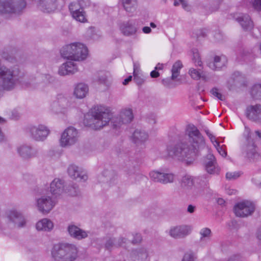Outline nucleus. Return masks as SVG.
Wrapping results in <instances>:
<instances>
[{
  "label": "nucleus",
  "instance_id": "f257e3e1",
  "mask_svg": "<svg viewBox=\"0 0 261 261\" xmlns=\"http://www.w3.org/2000/svg\"><path fill=\"white\" fill-rule=\"evenodd\" d=\"M186 135L188 137L186 142L175 145H168L166 151L161 153V156H176L186 161L187 163L192 162L198 154L200 148L205 145V140L198 129L193 124H189L187 126Z\"/></svg>",
  "mask_w": 261,
  "mask_h": 261
},
{
  "label": "nucleus",
  "instance_id": "f03ea898",
  "mask_svg": "<svg viewBox=\"0 0 261 261\" xmlns=\"http://www.w3.org/2000/svg\"><path fill=\"white\" fill-rule=\"evenodd\" d=\"M92 123L88 124L94 129H98L108 124L110 121L114 129H118L123 124L130 123L134 118L132 110L129 108L122 109L119 116H113L110 110L105 107H95L92 111Z\"/></svg>",
  "mask_w": 261,
  "mask_h": 261
},
{
  "label": "nucleus",
  "instance_id": "7ed1b4c3",
  "mask_svg": "<svg viewBox=\"0 0 261 261\" xmlns=\"http://www.w3.org/2000/svg\"><path fill=\"white\" fill-rule=\"evenodd\" d=\"M19 74L17 67L0 66V97L3 91H10L15 89L20 82Z\"/></svg>",
  "mask_w": 261,
  "mask_h": 261
},
{
  "label": "nucleus",
  "instance_id": "20e7f679",
  "mask_svg": "<svg viewBox=\"0 0 261 261\" xmlns=\"http://www.w3.org/2000/svg\"><path fill=\"white\" fill-rule=\"evenodd\" d=\"M51 256L56 261H74L77 257V249L72 244L58 243L54 245Z\"/></svg>",
  "mask_w": 261,
  "mask_h": 261
},
{
  "label": "nucleus",
  "instance_id": "39448f33",
  "mask_svg": "<svg viewBox=\"0 0 261 261\" xmlns=\"http://www.w3.org/2000/svg\"><path fill=\"white\" fill-rule=\"evenodd\" d=\"M26 7L25 0H0V14L9 16L20 15Z\"/></svg>",
  "mask_w": 261,
  "mask_h": 261
},
{
  "label": "nucleus",
  "instance_id": "423d86ee",
  "mask_svg": "<svg viewBox=\"0 0 261 261\" xmlns=\"http://www.w3.org/2000/svg\"><path fill=\"white\" fill-rule=\"evenodd\" d=\"M254 210V205L249 201L238 202L234 206V212L236 215L239 217H247L251 215Z\"/></svg>",
  "mask_w": 261,
  "mask_h": 261
},
{
  "label": "nucleus",
  "instance_id": "0eeeda50",
  "mask_svg": "<svg viewBox=\"0 0 261 261\" xmlns=\"http://www.w3.org/2000/svg\"><path fill=\"white\" fill-rule=\"evenodd\" d=\"M70 107V102L62 94H58L57 96L56 99L51 105V110L55 113H65Z\"/></svg>",
  "mask_w": 261,
  "mask_h": 261
},
{
  "label": "nucleus",
  "instance_id": "6e6552de",
  "mask_svg": "<svg viewBox=\"0 0 261 261\" xmlns=\"http://www.w3.org/2000/svg\"><path fill=\"white\" fill-rule=\"evenodd\" d=\"M77 140V131L73 127L66 128L61 135L60 144L66 147L74 144Z\"/></svg>",
  "mask_w": 261,
  "mask_h": 261
},
{
  "label": "nucleus",
  "instance_id": "1a4fd4ad",
  "mask_svg": "<svg viewBox=\"0 0 261 261\" xmlns=\"http://www.w3.org/2000/svg\"><path fill=\"white\" fill-rule=\"evenodd\" d=\"M38 211L43 214H47L56 204L55 200L49 196H42L36 199Z\"/></svg>",
  "mask_w": 261,
  "mask_h": 261
},
{
  "label": "nucleus",
  "instance_id": "9d476101",
  "mask_svg": "<svg viewBox=\"0 0 261 261\" xmlns=\"http://www.w3.org/2000/svg\"><path fill=\"white\" fill-rule=\"evenodd\" d=\"M17 152L23 160H29L38 156V149L28 144H23L17 147Z\"/></svg>",
  "mask_w": 261,
  "mask_h": 261
},
{
  "label": "nucleus",
  "instance_id": "9b49d317",
  "mask_svg": "<svg viewBox=\"0 0 261 261\" xmlns=\"http://www.w3.org/2000/svg\"><path fill=\"white\" fill-rule=\"evenodd\" d=\"M233 18L240 24L244 31H249L253 28V22L247 14L236 13L233 14Z\"/></svg>",
  "mask_w": 261,
  "mask_h": 261
},
{
  "label": "nucleus",
  "instance_id": "f8f14e48",
  "mask_svg": "<svg viewBox=\"0 0 261 261\" xmlns=\"http://www.w3.org/2000/svg\"><path fill=\"white\" fill-rule=\"evenodd\" d=\"M119 30L124 36L129 37L136 35L138 28L136 25L135 21L129 19L122 22L119 24Z\"/></svg>",
  "mask_w": 261,
  "mask_h": 261
},
{
  "label": "nucleus",
  "instance_id": "ddd939ff",
  "mask_svg": "<svg viewBox=\"0 0 261 261\" xmlns=\"http://www.w3.org/2000/svg\"><path fill=\"white\" fill-rule=\"evenodd\" d=\"M32 137L36 141H43L49 134V130L46 126L39 125L37 126H32L30 128Z\"/></svg>",
  "mask_w": 261,
  "mask_h": 261
},
{
  "label": "nucleus",
  "instance_id": "4468645a",
  "mask_svg": "<svg viewBox=\"0 0 261 261\" xmlns=\"http://www.w3.org/2000/svg\"><path fill=\"white\" fill-rule=\"evenodd\" d=\"M7 217L10 222L17 225L18 227H23L25 225V220L23 215L15 210L8 211L6 213Z\"/></svg>",
  "mask_w": 261,
  "mask_h": 261
},
{
  "label": "nucleus",
  "instance_id": "2eb2a0df",
  "mask_svg": "<svg viewBox=\"0 0 261 261\" xmlns=\"http://www.w3.org/2000/svg\"><path fill=\"white\" fill-rule=\"evenodd\" d=\"M151 179L155 182L166 184L173 182L174 175L171 173H166L158 171H151L149 173Z\"/></svg>",
  "mask_w": 261,
  "mask_h": 261
},
{
  "label": "nucleus",
  "instance_id": "dca6fc26",
  "mask_svg": "<svg viewBox=\"0 0 261 261\" xmlns=\"http://www.w3.org/2000/svg\"><path fill=\"white\" fill-rule=\"evenodd\" d=\"M191 228L188 225H179L171 227L169 231L170 236L175 239L182 238L190 234Z\"/></svg>",
  "mask_w": 261,
  "mask_h": 261
},
{
  "label": "nucleus",
  "instance_id": "f3484780",
  "mask_svg": "<svg viewBox=\"0 0 261 261\" xmlns=\"http://www.w3.org/2000/svg\"><path fill=\"white\" fill-rule=\"evenodd\" d=\"M246 115L250 120L261 123V105L250 106L246 109Z\"/></svg>",
  "mask_w": 261,
  "mask_h": 261
},
{
  "label": "nucleus",
  "instance_id": "a211bd4d",
  "mask_svg": "<svg viewBox=\"0 0 261 261\" xmlns=\"http://www.w3.org/2000/svg\"><path fill=\"white\" fill-rule=\"evenodd\" d=\"M67 231L71 238L77 240L85 239L88 236V232L72 224L68 226Z\"/></svg>",
  "mask_w": 261,
  "mask_h": 261
},
{
  "label": "nucleus",
  "instance_id": "6ab92c4d",
  "mask_svg": "<svg viewBox=\"0 0 261 261\" xmlns=\"http://www.w3.org/2000/svg\"><path fill=\"white\" fill-rule=\"evenodd\" d=\"M79 43L75 42L63 46L60 51L61 56L65 59L73 60L74 52L80 49L78 48Z\"/></svg>",
  "mask_w": 261,
  "mask_h": 261
},
{
  "label": "nucleus",
  "instance_id": "aec40b11",
  "mask_svg": "<svg viewBox=\"0 0 261 261\" xmlns=\"http://www.w3.org/2000/svg\"><path fill=\"white\" fill-rule=\"evenodd\" d=\"M207 160L205 163L206 171L211 174H218L219 168L217 166L216 160L213 154L209 153L206 156Z\"/></svg>",
  "mask_w": 261,
  "mask_h": 261
},
{
  "label": "nucleus",
  "instance_id": "412c9836",
  "mask_svg": "<svg viewBox=\"0 0 261 261\" xmlns=\"http://www.w3.org/2000/svg\"><path fill=\"white\" fill-rule=\"evenodd\" d=\"M78 71L77 65L70 61L63 63L60 67L58 73L60 75L72 74Z\"/></svg>",
  "mask_w": 261,
  "mask_h": 261
},
{
  "label": "nucleus",
  "instance_id": "4be33fe9",
  "mask_svg": "<svg viewBox=\"0 0 261 261\" xmlns=\"http://www.w3.org/2000/svg\"><path fill=\"white\" fill-rule=\"evenodd\" d=\"M58 0H39V9L43 12L50 13L55 11L57 8Z\"/></svg>",
  "mask_w": 261,
  "mask_h": 261
},
{
  "label": "nucleus",
  "instance_id": "5701e85b",
  "mask_svg": "<svg viewBox=\"0 0 261 261\" xmlns=\"http://www.w3.org/2000/svg\"><path fill=\"white\" fill-rule=\"evenodd\" d=\"M69 175L73 179H79L80 181H86L87 175L79 170V167L74 165H71L68 168Z\"/></svg>",
  "mask_w": 261,
  "mask_h": 261
},
{
  "label": "nucleus",
  "instance_id": "b1692460",
  "mask_svg": "<svg viewBox=\"0 0 261 261\" xmlns=\"http://www.w3.org/2000/svg\"><path fill=\"white\" fill-rule=\"evenodd\" d=\"M227 62V60L225 56H216L214 57V61L210 62L208 66L213 70H219L223 67L225 66Z\"/></svg>",
  "mask_w": 261,
  "mask_h": 261
},
{
  "label": "nucleus",
  "instance_id": "393cba45",
  "mask_svg": "<svg viewBox=\"0 0 261 261\" xmlns=\"http://www.w3.org/2000/svg\"><path fill=\"white\" fill-rule=\"evenodd\" d=\"M63 188L64 182L59 178H55L50 184V192L53 195L61 194Z\"/></svg>",
  "mask_w": 261,
  "mask_h": 261
},
{
  "label": "nucleus",
  "instance_id": "a878e982",
  "mask_svg": "<svg viewBox=\"0 0 261 261\" xmlns=\"http://www.w3.org/2000/svg\"><path fill=\"white\" fill-rule=\"evenodd\" d=\"M89 90L87 85L83 83L77 84L74 90V95L77 98L82 99L85 97Z\"/></svg>",
  "mask_w": 261,
  "mask_h": 261
},
{
  "label": "nucleus",
  "instance_id": "bb28decb",
  "mask_svg": "<svg viewBox=\"0 0 261 261\" xmlns=\"http://www.w3.org/2000/svg\"><path fill=\"white\" fill-rule=\"evenodd\" d=\"M54 227L53 223L47 218H44L38 221L36 225V229L38 230H43L46 231H50Z\"/></svg>",
  "mask_w": 261,
  "mask_h": 261
},
{
  "label": "nucleus",
  "instance_id": "cd10ccee",
  "mask_svg": "<svg viewBox=\"0 0 261 261\" xmlns=\"http://www.w3.org/2000/svg\"><path fill=\"white\" fill-rule=\"evenodd\" d=\"M196 178L191 176L190 175H185L184 176L180 182L181 188L185 191V192L189 191L193 187L194 183V180Z\"/></svg>",
  "mask_w": 261,
  "mask_h": 261
},
{
  "label": "nucleus",
  "instance_id": "c85d7f7f",
  "mask_svg": "<svg viewBox=\"0 0 261 261\" xmlns=\"http://www.w3.org/2000/svg\"><path fill=\"white\" fill-rule=\"evenodd\" d=\"M148 138V135L144 130L136 129L133 135V141L136 144H139L146 141Z\"/></svg>",
  "mask_w": 261,
  "mask_h": 261
},
{
  "label": "nucleus",
  "instance_id": "c756f323",
  "mask_svg": "<svg viewBox=\"0 0 261 261\" xmlns=\"http://www.w3.org/2000/svg\"><path fill=\"white\" fill-rule=\"evenodd\" d=\"M246 156L253 161L257 160L259 157V154L256 151V146L253 143L246 146Z\"/></svg>",
  "mask_w": 261,
  "mask_h": 261
},
{
  "label": "nucleus",
  "instance_id": "7c9ffc66",
  "mask_svg": "<svg viewBox=\"0 0 261 261\" xmlns=\"http://www.w3.org/2000/svg\"><path fill=\"white\" fill-rule=\"evenodd\" d=\"M78 48L80 50H77L76 52H74V61H81L85 60L88 55V49L83 44L79 43Z\"/></svg>",
  "mask_w": 261,
  "mask_h": 261
},
{
  "label": "nucleus",
  "instance_id": "2f4dec72",
  "mask_svg": "<svg viewBox=\"0 0 261 261\" xmlns=\"http://www.w3.org/2000/svg\"><path fill=\"white\" fill-rule=\"evenodd\" d=\"M254 56L255 51L253 49L250 50L249 49H243L237 53V59L239 61H241L243 60H246L248 59L253 58L254 57Z\"/></svg>",
  "mask_w": 261,
  "mask_h": 261
},
{
  "label": "nucleus",
  "instance_id": "473e14b6",
  "mask_svg": "<svg viewBox=\"0 0 261 261\" xmlns=\"http://www.w3.org/2000/svg\"><path fill=\"white\" fill-rule=\"evenodd\" d=\"M124 10L128 13L133 12L137 5V0H121Z\"/></svg>",
  "mask_w": 261,
  "mask_h": 261
},
{
  "label": "nucleus",
  "instance_id": "72a5a7b5",
  "mask_svg": "<svg viewBox=\"0 0 261 261\" xmlns=\"http://www.w3.org/2000/svg\"><path fill=\"white\" fill-rule=\"evenodd\" d=\"M182 64L180 61H177L172 66L171 69V80H175L179 75L180 70L182 68Z\"/></svg>",
  "mask_w": 261,
  "mask_h": 261
},
{
  "label": "nucleus",
  "instance_id": "f704fd0d",
  "mask_svg": "<svg viewBox=\"0 0 261 261\" xmlns=\"http://www.w3.org/2000/svg\"><path fill=\"white\" fill-rule=\"evenodd\" d=\"M252 97L256 99H261V84L254 85L250 91Z\"/></svg>",
  "mask_w": 261,
  "mask_h": 261
},
{
  "label": "nucleus",
  "instance_id": "c9c22d12",
  "mask_svg": "<svg viewBox=\"0 0 261 261\" xmlns=\"http://www.w3.org/2000/svg\"><path fill=\"white\" fill-rule=\"evenodd\" d=\"M72 16L76 20H77L79 22H86L87 21L86 13L84 11L83 8L81 9L80 10H79L76 12H74L73 14V15H72Z\"/></svg>",
  "mask_w": 261,
  "mask_h": 261
},
{
  "label": "nucleus",
  "instance_id": "e433bc0d",
  "mask_svg": "<svg viewBox=\"0 0 261 261\" xmlns=\"http://www.w3.org/2000/svg\"><path fill=\"white\" fill-rule=\"evenodd\" d=\"M189 74L190 75L191 77L195 80H198L201 77L204 78L203 76L202 75L200 70H197L194 68H190L189 71Z\"/></svg>",
  "mask_w": 261,
  "mask_h": 261
},
{
  "label": "nucleus",
  "instance_id": "4c0bfd02",
  "mask_svg": "<svg viewBox=\"0 0 261 261\" xmlns=\"http://www.w3.org/2000/svg\"><path fill=\"white\" fill-rule=\"evenodd\" d=\"M193 61L194 62L196 66H201L202 62L200 59L199 54L197 49H193Z\"/></svg>",
  "mask_w": 261,
  "mask_h": 261
},
{
  "label": "nucleus",
  "instance_id": "58836bf2",
  "mask_svg": "<svg viewBox=\"0 0 261 261\" xmlns=\"http://www.w3.org/2000/svg\"><path fill=\"white\" fill-rule=\"evenodd\" d=\"M199 234L200 235V240L202 241L205 238L210 239L212 236V232L210 228L205 227L200 230Z\"/></svg>",
  "mask_w": 261,
  "mask_h": 261
},
{
  "label": "nucleus",
  "instance_id": "ea45409f",
  "mask_svg": "<svg viewBox=\"0 0 261 261\" xmlns=\"http://www.w3.org/2000/svg\"><path fill=\"white\" fill-rule=\"evenodd\" d=\"M85 7V6H82L81 4L78 2V3L73 2L71 3L69 5V9L70 12V13L72 15L74 12H76L79 10H80L82 8Z\"/></svg>",
  "mask_w": 261,
  "mask_h": 261
},
{
  "label": "nucleus",
  "instance_id": "a19ab883",
  "mask_svg": "<svg viewBox=\"0 0 261 261\" xmlns=\"http://www.w3.org/2000/svg\"><path fill=\"white\" fill-rule=\"evenodd\" d=\"M247 3L256 11H261V0H247Z\"/></svg>",
  "mask_w": 261,
  "mask_h": 261
},
{
  "label": "nucleus",
  "instance_id": "79ce46f5",
  "mask_svg": "<svg viewBox=\"0 0 261 261\" xmlns=\"http://www.w3.org/2000/svg\"><path fill=\"white\" fill-rule=\"evenodd\" d=\"M105 248L109 250H111L113 247H116L117 243L115 238H109L106 243Z\"/></svg>",
  "mask_w": 261,
  "mask_h": 261
},
{
  "label": "nucleus",
  "instance_id": "37998d69",
  "mask_svg": "<svg viewBox=\"0 0 261 261\" xmlns=\"http://www.w3.org/2000/svg\"><path fill=\"white\" fill-rule=\"evenodd\" d=\"M133 253L135 255H136L138 256L139 259L146 258L147 256L146 250L144 248L137 249L134 251Z\"/></svg>",
  "mask_w": 261,
  "mask_h": 261
},
{
  "label": "nucleus",
  "instance_id": "c03bdc74",
  "mask_svg": "<svg viewBox=\"0 0 261 261\" xmlns=\"http://www.w3.org/2000/svg\"><path fill=\"white\" fill-rule=\"evenodd\" d=\"M108 80V75L107 73L101 72L99 73L96 81L99 84L106 85Z\"/></svg>",
  "mask_w": 261,
  "mask_h": 261
},
{
  "label": "nucleus",
  "instance_id": "a18cd8bd",
  "mask_svg": "<svg viewBox=\"0 0 261 261\" xmlns=\"http://www.w3.org/2000/svg\"><path fill=\"white\" fill-rule=\"evenodd\" d=\"M211 93L213 95L216 97L218 99L221 101H223L225 99V96L219 92V90L217 88H213L211 90Z\"/></svg>",
  "mask_w": 261,
  "mask_h": 261
},
{
  "label": "nucleus",
  "instance_id": "49530a36",
  "mask_svg": "<svg viewBox=\"0 0 261 261\" xmlns=\"http://www.w3.org/2000/svg\"><path fill=\"white\" fill-rule=\"evenodd\" d=\"M181 5L183 9L187 11L190 10V7L187 3V2L185 0H178V1H175L174 2V6H178L179 5Z\"/></svg>",
  "mask_w": 261,
  "mask_h": 261
},
{
  "label": "nucleus",
  "instance_id": "de8ad7c7",
  "mask_svg": "<svg viewBox=\"0 0 261 261\" xmlns=\"http://www.w3.org/2000/svg\"><path fill=\"white\" fill-rule=\"evenodd\" d=\"M240 175V172H227L226 174V178L228 180H234L238 178Z\"/></svg>",
  "mask_w": 261,
  "mask_h": 261
},
{
  "label": "nucleus",
  "instance_id": "09e8293b",
  "mask_svg": "<svg viewBox=\"0 0 261 261\" xmlns=\"http://www.w3.org/2000/svg\"><path fill=\"white\" fill-rule=\"evenodd\" d=\"M244 136L246 138V140L248 142V143H249L251 139V132L250 129L246 126H245Z\"/></svg>",
  "mask_w": 261,
  "mask_h": 261
},
{
  "label": "nucleus",
  "instance_id": "8fccbe9b",
  "mask_svg": "<svg viewBox=\"0 0 261 261\" xmlns=\"http://www.w3.org/2000/svg\"><path fill=\"white\" fill-rule=\"evenodd\" d=\"M220 8V4L216 2L208 7V12L212 13L218 10Z\"/></svg>",
  "mask_w": 261,
  "mask_h": 261
},
{
  "label": "nucleus",
  "instance_id": "3c124183",
  "mask_svg": "<svg viewBox=\"0 0 261 261\" xmlns=\"http://www.w3.org/2000/svg\"><path fill=\"white\" fill-rule=\"evenodd\" d=\"M134 80L138 85H141L144 82V79L140 74L134 75Z\"/></svg>",
  "mask_w": 261,
  "mask_h": 261
},
{
  "label": "nucleus",
  "instance_id": "603ef678",
  "mask_svg": "<svg viewBox=\"0 0 261 261\" xmlns=\"http://www.w3.org/2000/svg\"><path fill=\"white\" fill-rule=\"evenodd\" d=\"M214 146L221 156L223 157L226 156L227 152L221 146H220L219 142L217 143L216 144H214Z\"/></svg>",
  "mask_w": 261,
  "mask_h": 261
},
{
  "label": "nucleus",
  "instance_id": "864d4df0",
  "mask_svg": "<svg viewBox=\"0 0 261 261\" xmlns=\"http://www.w3.org/2000/svg\"><path fill=\"white\" fill-rule=\"evenodd\" d=\"M43 77L44 82L46 83H53L55 81V77L49 74L44 75Z\"/></svg>",
  "mask_w": 261,
  "mask_h": 261
},
{
  "label": "nucleus",
  "instance_id": "5fc2aeb1",
  "mask_svg": "<svg viewBox=\"0 0 261 261\" xmlns=\"http://www.w3.org/2000/svg\"><path fill=\"white\" fill-rule=\"evenodd\" d=\"M206 134L210 138L211 141L212 142L213 144H216L217 143H218L216 140L215 137L210 132V131L208 129H205L204 130Z\"/></svg>",
  "mask_w": 261,
  "mask_h": 261
},
{
  "label": "nucleus",
  "instance_id": "6e6d98bb",
  "mask_svg": "<svg viewBox=\"0 0 261 261\" xmlns=\"http://www.w3.org/2000/svg\"><path fill=\"white\" fill-rule=\"evenodd\" d=\"M142 240V237L140 233H136L134 236V239L132 240V243L136 244L140 243Z\"/></svg>",
  "mask_w": 261,
  "mask_h": 261
},
{
  "label": "nucleus",
  "instance_id": "4d7b16f0",
  "mask_svg": "<svg viewBox=\"0 0 261 261\" xmlns=\"http://www.w3.org/2000/svg\"><path fill=\"white\" fill-rule=\"evenodd\" d=\"M182 261H194L193 255L191 253H186L183 257Z\"/></svg>",
  "mask_w": 261,
  "mask_h": 261
},
{
  "label": "nucleus",
  "instance_id": "13d9d810",
  "mask_svg": "<svg viewBox=\"0 0 261 261\" xmlns=\"http://www.w3.org/2000/svg\"><path fill=\"white\" fill-rule=\"evenodd\" d=\"M227 261H241V257L239 254H234L231 256Z\"/></svg>",
  "mask_w": 261,
  "mask_h": 261
},
{
  "label": "nucleus",
  "instance_id": "bf43d9fd",
  "mask_svg": "<svg viewBox=\"0 0 261 261\" xmlns=\"http://www.w3.org/2000/svg\"><path fill=\"white\" fill-rule=\"evenodd\" d=\"M82 6L85 7H89L90 5V0H77Z\"/></svg>",
  "mask_w": 261,
  "mask_h": 261
},
{
  "label": "nucleus",
  "instance_id": "052dcab7",
  "mask_svg": "<svg viewBox=\"0 0 261 261\" xmlns=\"http://www.w3.org/2000/svg\"><path fill=\"white\" fill-rule=\"evenodd\" d=\"M160 76L159 72L154 69L150 72V76L152 78H156Z\"/></svg>",
  "mask_w": 261,
  "mask_h": 261
},
{
  "label": "nucleus",
  "instance_id": "680f3d73",
  "mask_svg": "<svg viewBox=\"0 0 261 261\" xmlns=\"http://www.w3.org/2000/svg\"><path fill=\"white\" fill-rule=\"evenodd\" d=\"M126 242V239L124 238H120L117 243V246H121L123 243H125Z\"/></svg>",
  "mask_w": 261,
  "mask_h": 261
},
{
  "label": "nucleus",
  "instance_id": "e2e57ef3",
  "mask_svg": "<svg viewBox=\"0 0 261 261\" xmlns=\"http://www.w3.org/2000/svg\"><path fill=\"white\" fill-rule=\"evenodd\" d=\"M237 1L240 4V6H244V7H248L249 3H247V0H237Z\"/></svg>",
  "mask_w": 261,
  "mask_h": 261
},
{
  "label": "nucleus",
  "instance_id": "0e129e2a",
  "mask_svg": "<svg viewBox=\"0 0 261 261\" xmlns=\"http://www.w3.org/2000/svg\"><path fill=\"white\" fill-rule=\"evenodd\" d=\"M142 31L145 34H149L151 32V29L149 27H144L143 28Z\"/></svg>",
  "mask_w": 261,
  "mask_h": 261
},
{
  "label": "nucleus",
  "instance_id": "69168bd1",
  "mask_svg": "<svg viewBox=\"0 0 261 261\" xmlns=\"http://www.w3.org/2000/svg\"><path fill=\"white\" fill-rule=\"evenodd\" d=\"M140 69L138 66H137L135 64H134V75L140 74Z\"/></svg>",
  "mask_w": 261,
  "mask_h": 261
},
{
  "label": "nucleus",
  "instance_id": "338daca9",
  "mask_svg": "<svg viewBox=\"0 0 261 261\" xmlns=\"http://www.w3.org/2000/svg\"><path fill=\"white\" fill-rule=\"evenodd\" d=\"M195 207L192 205H189L188 207L187 211L190 213H193L195 211Z\"/></svg>",
  "mask_w": 261,
  "mask_h": 261
},
{
  "label": "nucleus",
  "instance_id": "774afa93",
  "mask_svg": "<svg viewBox=\"0 0 261 261\" xmlns=\"http://www.w3.org/2000/svg\"><path fill=\"white\" fill-rule=\"evenodd\" d=\"M132 80V76L129 75L126 79H125L123 82V84L124 85H127L130 81Z\"/></svg>",
  "mask_w": 261,
  "mask_h": 261
}]
</instances>
